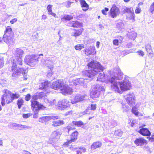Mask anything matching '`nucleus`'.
Segmentation results:
<instances>
[{
    "mask_svg": "<svg viewBox=\"0 0 154 154\" xmlns=\"http://www.w3.org/2000/svg\"><path fill=\"white\" fill-rule=\"evenodd\" d=\"M137 110H136L135 107H132V112L136 116H137L138 114V113L137 112Z\"/></svg>",
    "mask_w": 154,
    "mask_h": 154,
    "instance_id": "47",
    "label": "nucleus"
},
{
    "mask_svg": "<svg viewBox=\"0 0 154 154\" xmlns=\"http://www.w3.org/2000/svg\"><path fill=\"white\" fill-rule=\"evenodd\" d=\"M129 35L130 38L134 40L137 37V34L136 32H133L129 33Z\"/></svg>",
    "mask_w": 154,
    "mask_h": 154,
    "instance_id": "37",
    "label": "nucleus"
},
{
    "mask_svg": "<svg viewBox=\"0 0 154 154\" xmlns=\"http://www.w3.org/2000/svg\"><path fill=\"white\" fill-rule=\"evenodd\" d=\"M41 57V64L42 65H45L48 67L51 70L53 68L52 63L53 60L52 58H47L46 60H44Z\"/></svg>",
    "mask_w": 154,
    "mask_h": 154,
    "instance_id": "8",
    "label": "nucleus"
},
{
    "mask_svg": "<svg viewBox=\"0 0 154 154\" xmlns=\"http://www.w3.org/2000/svg\"><path fill=\"white\" fill-rule=\"evenodd\" d=\"M113 44L116 45H118L119 41L117 39H115L113 41Z\"/></svg>",
    "mask_w": 154,
    "mask_h": 154,
    "instance_id": "56",
    "label": "nucleus"
},
{
    "mask_svg": "<svg viewBox=\"0 0 154 154\" xmlns=\"http://www.w3.org/2000/svg\"><path fill=\"white\" fill-rule=\"evenodd\" d=\"M84 48V45L83 44H78L75 47V49L76 50H80L82 48Z\"/></svg>",
    "mask_w": 154,
    "mask_h": 154,
    "instance_id": "38",
    "label": "nucleus"
},
{
    "mask_svg": "<svg viewBox=\"0 0 154 154\" xmlns=\"http://www.w3.org/2000/svg\"><path fill=\"white\" fill-rule=\"evenodd\" d=\"M60 135L59 133L56 131L53 132L51 134V137L53 139H57L59 138Z\"/></svg>",
    "mask_w": 154,
    "mask_h": 154,
    "instance_id": "31",
    "label": "nucleus"
},
{
    "mask_svg": "<svg viewBox=\"0 0 154 154\" xmlns=\"http://www.w3.org/2000/svg\"><path fill=\"white\" fill-rule=\"evenodd\" d=\"M149 10L152 14H153L154 11V2L150 5Z\"/></svg>",
    "mask_w": 154,
    "mask_h": 154,
    "instance_id": "46",
    "label": "nucleus"
},
{
    "mask_svg": "<svg viewBox=\"0 0 154 154\" xmlns=\"http://www.w3.org/2000/svg\"><path fill=\"white\" fill-rule=\"evenodd\" d=\"M141 11V9L139 6L136 7L135 10V12L136 14H139L140 12Z\"/></svg>",
    "mask_w": 154,
    "mask_h": 154,
    "instance_id": "49",
    "label": "nucleus"
},
{
    "mask_svg": "<svg viewBox=\"0 0 154 154\" xmlns=\"http://www.w3.org/2000/svg\"><path fill=\"white\" fill-rule=\"evenodd\" d=\"M85 54L87 55L94 54L96 52L95 51V48L90 47L85 50Z\"/></svg>",
    "mask_w": 154,
    "mask_h": 154,
    "instance_id": "21",
    "label": "nucleus"
},
{
    "mask_svg": "<svg viewBox=\"0 0 154 154\" xmlns=\"http://www.w3.org/2000/svg\"><path fill=\"white\" fill-rule=\"evenodd\" d=\"M72 88L66 85H64L61 88V93L64 95L70 94L72 92Z\"/></svg>",
    "mask_w": 154,
    "mask_h": 154,
    "instance_id": "13",
    "label": "nucleus"
},
{
    "mask_svg": "<svg viewBox=\"0 0 154 154\" xmlns=\"http://www.w3.org/2000/svg\"><path fill=\"white\" fill-rule=\"evenodd\" d=\"M17 21V18H14L12 20H10V22L11 24H13L14 23L16 22Z\"/></svg>",
    "mask_w": 154,
    "mask_h": 154,
    "instance_id": "61",
    "label": "nucleus"
},
{
    "mask_svg": "<svg viewBox=\"0 0 154 154\" xmlns=\"http://www.w3.org/2000/svg\"><path fill=\"white\" fill-rule=\"evenodd\" d=\"M88 69L82 72V75L89 78H93L98 72L102 71L104 69L100 64L96 61L90 62L87 65Z\"/></svg>",
    "mask_w": 154,
    "mask_h": 154,
    "instance_id": "2",
    "label": "nucleus"
},
{
    "mask_svg": "<svg viewBox=\"0 0 154 154\" xmlns=\"http://www.w3.org/2000/svg\"><path fill=\"white\" fill-rule=\"evenodd\" d=\"M72 25L73 27H80L82 26V24L77 21H74Z\"/></svg>",
    "mask_w": 154,
    "mask_h": 154,
    "instance_id": "36",
    "label": "nucleus"
},
{
    "mask_svg": "<svg viewBox=\"0 0 154 154\" xmlns=\"http://www.w3.org/2000/svg\"><path fill=\"white\" fill-rule=\"evenodd\" d=\"M97 81L102 82L105 81V76L103 72H101L99 74L97 77Z\"/></svg>",
    "mask_w": 154,
    "mask_h": 154,
    "instance_id": "30",
    "label": "nucleus"
},
{
    "mask_svg": "<svg viewBox=\"0 0 154 154\" xmlns=\"http://www.w3.org/2000/svg\"><path fill=\"white\" fill-rule=\"evenodd\" d=\"M23 101L22 99H20L18 100L17 104L18 105L19 109H20L21 108V106L23 104Z\"/></svg>",
    "mask_w": 154,
    "mask_h": 154,
    "instance_id": "41",
    "label": "nucleus"
},
{
    "mask_svg": "<svg viewBox=\"0 0 154 154\" xmlns=\"http://www.w3.org/2000/svg\"><path fill=\"white\" fill-rule=\"evenodd\" d=\"M2 7V8L4 9L6 8V5L3 3H0V8Z\"/></svg>",
    "mask_w": 154,
    "mask_h": 154,
    "instance_id": "64",
    "label": "nucleus"
},
{
    "mask_svg": "<svg viewBox=\"0 0 154 154\" xmlns=\"http://www.w3.org/2000/svg\"><path fill=\"white\" fill-rule=\"evenodd\" d=\"M91 110H95L96 108V104H91Z\"/></svg>",
    "mask_w": 154,
    "mask_h": 154,
    "instance_id": "51",
    "label": "nucleus"
},
{
    "mask_svg": "<svg viewBox=\"0 0 154 154\" xmlns=\"http://www.w3.org/2000/svg\"><path fill=\"white\" fill-rule=\"evenodd\" d=\"M64 85L63 82V80H59L53 83L51 85V87L55 89L58 90L62 88Z\"/></svg>",
    "mask_w": 154,
    "mask_h": 154,
    "instance_id": "10",
    "label": "nucleus"
},
{
    "mask_svg": "<svg viewBox=\"0 0 154 154\" xmlns=\"http://www.w3.org/2000/svg\"><path fill=\"white\" fill-rule=\"evenodd\" d=\"M122 105V109L123 112H128L130 109V108L129 106L125 104L124 103H121Z\"/></svg>",
    "mask_w": 154,
    "mask_h": 154,
    "instance_id": "32",
    "label": "nucleus"
},
{
    "mask_svg": "<svg viewBox=\"0 0 154 154\" xmlns=\"http://www.w3.org/2000/svg\"><path fill=\"white\" fill-rule=\"evenodd\" d=\"M109 10V9L107 8H105L104 10H102V13L104 15H106L107 14V13Z\"/></svg>",
    "mask_w": 154,
    "mask_h": 154,
    "instance_id": "50",
    "label": "nucleus"
},
{
    "mask_svg": "<svg viewBox=\"0 0 154 154\" xmlns=\"http://www.w3.org/2000/svg\"><path fill=\"white\" fill-rule=\"evenodd\" d=\"M44 102L48 104V105H52L55 104L56 103V101L55 99L52 100L51 99H48L45 98L44 99Z\"/></svg>",
    "mask_w": 154,
    "mask_h": 154,
    "instance_id": "28",
    "label": "nucleus"
},
{
    "mask_svg": "<svg viewBox=\"0 0 154 154\" xmlns=\"http://www.w3.org/2000/svg\"><path fill=\"white\" fill-rule=\"evenodd\" d=\"M14 35V33L12 31V29L10 26H8L6 28L5 34L3 36Z\"/></svg>",
    "mask_w": 154,
    "mask_h": 154,
    "instance_id": "23",
    "label": "nucleus"
},
{
    "mask_svg": "<svg viewBox=\"0 0 154 154\" xmlns=\"http://www.w3.org/2000/svg\"><path fill=\"white\" fill-rule=\"evenodd\" d=\"M31 96L29 94H27L25 97V100L27 101H28L30 99Z\"/></svg>",
    "mask_w": 154,
    "mask_h": 154,
    "instance_id": "60",
    "label": "nucleus"
},
{
    "mask_svg": "<svg viewBox=\"0 0 154 154\" xmlns=\"http://www.w3.org/2000/svg\"><path fill=\"white\" fill-rule=\"evenodd\" d=\"M79 149L80 150L81 153L82 152H85L86 151V149L84 147H81L80 148H79Z\"/></svg>",
    "mask_w": 154,
    "mask_h": 154,
    "instance_id": "55",
    "label": "nucleus"
},
{
    "mask_svg": "<svg viewBox=\"0 0 154 154\" xmlns=\"http://www.w3.org/2000/svg\"><path fill=\"white\" fill-rule=\"evenodd\" d=\"M38 97V95L36 94V95H33L32 97V99L34 100H31H31H32L33 101H35V100L37 99Z\"/></svg>",
    "mask_w": 154,
    "mask_h": 154,
    "instance_id": "57",
    "label": "nucleus"
},
{
    "mask_svg": "<svg viewBox=\"0 0 154 154\" xmlns=\"http://www.w3.org/2000/svg\"><path fill=\"white\" fill-rule=\"evenodd\" d=\"M45 94L46 93L45 92H41L38 94V96L39 97L42 98L45 95Z\"/></svg>",
    "mask_w": 154,
    "mask_h": 154,
    "instance_id": "52",
    "label": "nucleus"
},
{
    "mask_svg": "<svg viewBox=\"0 0 154 154\" xmlns=\"http://www.w3.org/2000/svg\"><path fill=\"white\" fill-rule=\"evenodd\" d=\"M119 9L116 6H112L110 10L111 16L112 18L116 17L119 14Z\"/></svg>",
    "mask_w": 154,
    "mask_h": 154,
    "instance_id": "18",
    "label": "nucleus"
},
{
    "mask_svg": "<svg viewBox=\"0 0 154 154\" xmlns=\"http://www.w3.org/2000/svg\"><path fill=\"white\" fill-rule=\"evenodd\" d=\"M89 110V109H87L86 110L82 112V114L83 115H85V114H90V112H88V111Z\"/></svg>",
    "mask_w": 154,
    "mask_h": 154,
    "instance_id": "59",
    "label": "nucleus"
},
{
    "mask_svg": "<svg viewBox=\"0 0 154 154\" xmlns=\"http://www.w3.org/2000/svg\"><path fill=\"white\" fill-rule=\"evenodd\" d=\"M73 18V17L72 16L69 15H65L62 18V19H64L65 20H71Z\"/></svg>",
    "mask_w": 154,
    "mask_h": 154,
    "instance_id": "44",
    "label": "nucleus"
},
{
    "mask_svg": "<svg viewBox=\"0 0 154 154\" xmlns=\"http://www.w3.org/2000/svg\"><path fill=\"white\" fill-rule=\"evenodd\" d=\"M4 64V60L3 58H0V68L3 67Z\"/></svg>",
    "mask_w": 154,
    "mask_h": 154,
    "instance_id": "53",
    "label": "nucleus"
},
{
    "mask_svg": "<svg viewBox=\"0 0 154 154\" xmlns=\"http://www.w3.org/2000/svg\"><path fill=\"white\" fill-rule=\"evenodd\" d=\"M110 74V76L108 77L107 83L110 85L112 90L121 94L122 91L130 89L131 84L128 81L126 80L121 82L117 81V80L121 79L123 75V73L120 69H118L117 71L115 69L111 70Z\"/></svg>",
    "mask_w": 154,
    "mask_h": 154,
    "instance_id": "1",
    "label": "nucleus"
},
{
    "mask_svg": "<svg viewBox=\"0 0 154 154\" xmlns=\"http://www.w3.org/2000/svg\"><path fill=\"white\" fill-rule=\"evenodd\" d=\"M123 134L122 131L120 130H116L114 132V135L116 136L121 137Z\"/></svg>",
    "mask_w": 154,
    "mask_h": 154,
    "instance_id": "39",
    "label": "nucleus"
},
{
    "mask_svg": "<svg viewBox=\"0 0 154 154\" xmlns=\"http://www.w3.org/2000/svg\"><path fill=\"white\" fill-rule=\"evenodd\" d=\"M138 132L143 136H150L151 134L149 130L146 128H143L140 129Z\"/></svg>",
    "mask_w": 154,
    "mask_h": 154,
    "instance_id": "19",
    "label": "nucleus"
},
{
    "mask_svg": "<svg viewBox=\"0 0 154 154\" xmlns=\"http://www.w3.org/2000/svg\"><path fill=\"white\" fill-rule=\"evenodd\" d=\"M78 135V133L77 131H75L73 132L71 136V139L70 140H68L64 144L65 145L67 146L70 143L72 142H73L75 141L77 138Z\"/></svg>",
    "mask_w": 154,
    "mask_h": 154,
    "instance_id": "14",
    "label": "nucleus"
},
{
    "mask_svg": "<svg viewBox=\"0 0 154 154\" xmlns=\"http://www.w3.org/2000/svg\"><path fill=\"white\" fill-rule=\"evenodd\" d=\"M20 68L23 69L24 70V71H23V72H19L18 73H17L16 74L14 73V76L13 75V74H12V76H15V75H17L19 73H23L24 74V76H23L24 80H26L27 79V78L26 77V75H25V74L26 73V70L25 69H24L23 68Z\"/></svg>",
    "mask_w": 154,
    "mask_h": 154,
    "instance_id": "43",
    "label": "nucleus"
},
{
    "mask_svg": "<svg viewBox=\"0 0 154 154\" xmlns=\"http://www.w3.org/2000/svg\"><path fill=\"white\" fill-rule=\"evenodd\" d=\"M85 96L79 94H77L74 98V101H72L71 103L72 104L75 103L82 101L84 99Z\"/></svg>",
    "mask_w": 154,
    "mask_h": 154,
    "instance_id": "22",
    "label": "nucleus"
},
{
    "mask_svg": "<svg viewBox=\"0 0 154 154\" xmlns=\"http://www.w3.org/2000/svg\"><path fill=\"white\" fill-rule=\"evenodd\" d=\"M127 12L128 14L127 15V18L128 20H133V21H134V14L131 8H128L127 9Z\"/></svg>",
    "mask_w": 154,
    "mask_h": 154,
    "instance_id": "17",
    "label": "nucleus"
},
{
    "mask_svg": "<svg viewBox=\"0 0 154 154\" xmlns=\"http://www.w3.org/2000/svg\"><path fill=\"white\" fill-rule=\"evenodd\" d=\"M111 125L113 127H115L117 125V122L115 120L112 121L111 122Z\"/></svg>",
    "mask_w": 154,
    "mask_h": 154,
    "instance_id": "48",
    "label": "nucleus"
},
{
    "mask_svg": "<svg viewBox=\"0 0 154 154\" xmlns=\"http://www.w3.org/2000/svg\"><path fill=\"white\" fill-rule=\"evenodd\" d=\"M124 26V24L122 22L118 23L117 25V27L120 29L123 28Z\"/></svg>",
    "mask_w": 154,
    "mask_h": 154,
    "instance_id": "45",
    "label": "nucleus"
},
{
    "mask_svg": "<svg viewBox=\"0 0 154 154\" xmlns=\"http://www.w3.org/2000/svg\"><path fill=\"white\" fill-rule=\"evenodd\" d=\"M137 52L138 53V54L143 56L144 55V52L141 51H138Z\"/></svg>",
    "mask_w": 154,
    "mask_h": 154,
    "instance_id": "63",
    "label": "nucleus"
},
{
    "mask_svg": "<svg viewBox=\"0 0 154 154\" xmlns=\"http://www.w3.org/2000/svg\"><path fill=\"white\" fill-rule=\"evenodd\" d=\"M19 97V95L18 94H12L11 96V99L12 100V102L14 99L18 98Z\"/></svg>",
    "mask_w": 154,
    "mask_h": 154,
    "instance_id": "40",
    "label": "nucleus"
},
{
    "mask_svg": "<svg viewBox=\"0 0 154 154\" xmlns=\"http://www.w3.org/2000/svg\"><path fill=\"white\" fill-rule=\"evenodd\" d=\"M22 127L23 129H29L31 128V127L29 126H27L25 125H23V126H22Z\"/></svg>",
    "mask_w": 154,
    "mask_h": 154,
    "instance_id": "62",
    "label": "nucleus"
},
{
    "mask_svg": "<svg viewBox=\"0 0 154 154\" xmlns=\"http://www.w3.org/2000/svg\"><path fill=\"white\" fill-rule=\"evenodd\" d=\"M11 102L12 100L11 99L10 96L5 94L2 96L1 104L2 106L5 105V102L7 103H9Z\"/></svg>",
    "mask_w": 154,
    "mask_h": 154,
    "instance_id": "15",
    "label": "nucleus"
},
{
    "mask_svg": "<svg viewBox=\"0 0 154 154\" xmlns=\"http://www.w3.org/2000/svg\"><path fill=\"white\" fill-rule=\"evenodd\" d=\"M72 123L73 125H76L78 127H81L82 125H84L85 124H84L82 121H73Z\"/></svg>",
    "mask_w": 154,
    "mask_h": 154,
    "instance_id": "34",
    "label": "nucleus"
},
{
    "mask_svg": "<svg viewBox=\"0 0 154 154\" xmlns=\"http://www.w3.org/2000/svg\"><path fill=\"white\" fill-rule=\"evenodd\" d=\"M70 103L67 100L64 99L60 100L58 102V104L63 108H66L69 106Z\"/></svg>",
    "mask_w": 154,
    "mask_h": 154,
    "instance_id": "16",
    "label": "nucleus"
},
{
    "mask_svg": "<svg viewBox=\"0 0 154 154\" xmlns=\"http://www.w3.org/2000/svg\"><path fill=\"white\" fill-rule=\"evenodd\" d=\"M49 82L48 81H44L41 83L39 85V89H46L48 86Z\"/></svg>",
    "mask_w": 154,
    "mask_h": 154,
    "instance_id": "26",
    "label": "nucleus"
},
{
    "mask_svg": "<svg viewBox=\"0 0 154 154\" xmlns=\"http://www.w3.org/2000/svg\"><path fill=\"white\" fill-rule=\"evenodd\" d=\"M146 49L148 53L149 54H152V50L151 49V47L150 45L147 44L146 45Z\"/></svg>",
    "mask_w": 154,
    "mask_h": 154,
    "instance_id": "35",
    "label": "nucleus"
},
{
    "mask_svg": "<svg viewBox=\"0 0 154 154\" xmlns=\"http://www.w3.org/2000/svg\"><path fill=\"white\" fill-rule=\"evenodd\" d=\"M94 90L91 93V97L93 98L98 97L101 91H103L104 89L103 86L100 85H97L94 87Z\"/></svg>",
    "mask_w": 154,
    "mask_h": 154,
    "instance_id": "6",
    "label": "nucleus"
},
{
    "mask_svg": "<svg viewBox=\"0 0 154 154\" xmlns=\"http://www.w3.org/2000/svg\"><path fill=\"white\" fill-rule=\"evenodd\" d=\"M72 3H73L72 2H69V1L67 2H66L65 3V5H66V7L69 8L70 7L71 4Z\"/></svg>",
    "mask_w": 154,
    "mask_h": 154,
    "instance_id": "54",
    "label": "nucleus"
},
{
    "mask_svg": "<svg viewBox=\"0 0 154 154\" xmlns=\"http://www.w3.org/2000/svg\"><path fill=\"white\" fill-rule=\"evenodd\" d=\"M75 129L74 126L72 125H69L66 127V128L65 129L66 131H67L69 132L71 130Z\"/></svg>",
    "mask_w": 154,
    "mask_h": 154,
    "instance_id": "42",
    "label": "nucleus"
},
{
    "mask_svg": "<svg viewBox=\"0 0 154 154\" xmlns=\"http://www.w3.org/2000/svg\"><path fill=\"white\" fill-rule=\"evenodd\" d=\"M43 56L42 54H40L38 55H32L26 56L25 58V62L28 65L33 66L37 63V62L41 59V56Z\"/></svg>",
    "mask_w": 154,
    "mask_h": 154,
    "instance_id": "4",
    "label": "nucleus"
},
{
    "mask_svg": "<svg viewBox=\"0 0 154 154\" xmlns=\"http://www.w3.org/2000/svg\"><path fill=\"white\" fill-rule=\"evenodd\" d=\"M4 41L8 45H12L15 44V39L13 35L3 36Z\"/></svg>",
    "mask_w": 154,
    "mask_h": 154,
    "instance_id": "9",
    "label": "nucleus"
},
{
    "mask_svg": "<svg viewBox=\"0 0 154 154\" xmlns=\"http://www.w3.org/2000/svg\"><path fill=\"white\" fill-rule=\"evenodd\" d=\"M74 150H76L77 154H81V152L79 148H74Z\"/></svg>",
    "mask_w": 154,
    "mask_h": 154,
    "instance_id": "58",
    "label": "nucleus"
},
{
    "mask_svg": "<svg viewBox=\"0 0 154 154\" xmlns=\"http://www.w3.org/2000/svg\"><path fill=\"white\" fill-rule=\"evenodd\" d=\"M69 81L70 83V84H69V86H73L74 85L83 84L84 82V79L83 78H80L75 80L72 79V78H71L69 79Z\"/></svg>",
    "mask_w": 154,
    "mask_h": 154,
    "instance_id": "11",
    "label": "nucleus"
},
{
    "mask_svg": "<svg viewBox=\"0 0 154 154\" xmlns=\"http://www.w3.org/2000/svg\"><path fill=\"white\" fill-rule=\"evenodd\" d=\"M24 51L19 48H17L15 51L14 54L16 59L13 60L11 67V70L13 72V76L14 73L16 74L20 72H23V69H21L19 66H18V65L21 66L22 64V57Z\"/></svg>",
    "mask_w": 154,
    "mask_h": 154,
    "instance_id": "3",
    "label": "nucleus"
},
{
    "mask_svg": "<svg viewBox=\"0 0 154 154\" xmlns=\"http://www.w3.org/2000/svg\"><path fill=\"white\" fill-rule=\"evenodd\" d=\"M146 140L142 138H137L134 141L135 143L137 146H141L146 143Z\"/></svg>",
    "mask_w": 154,
    "mask_h": 154,
    "instance_id": "20",
    "label": "nucleus"
},
{
    "mask_svg": "<svg viewBox=\"0 0 154 154\" xmlns=\"http://www.w3.org/2000/svg\"><path fill=\"white\" fill-rule=\"evenodd\" d=\"M60 117L58 116H49L45 117H42L39 118L38 121L41 123H43L44 122H48L51 119H53V120H55L57 119H60Z\"/></svg>",
    "mask_w": 154,
    "mask_h": 154,
    "instance_id": "12",
    "label": "nucleus"
},
{
    "mask_svg": "<svg viewBox=\"0 0 154 154\" xmlns=\"http://www.w3.org/2000/svg\"><path fill=\"white\" fill-rule=\"evenodd\" d=\"M128 103L130 106H133L135 104V99L134 94L132 93H129L125 96Z\"/></svg>",
    "mask_w": 154,
    "mask_h": 154,
    "instance_id": "7",
    "label": "nucleus"
},
{
    "mask_svg": "<svg viewBox=\"0 0 154 154\" xmlns=\"http://www.w3.org/2000/svg\"><path fill=\"white\" fill-rule=\"evenodd\" d=\"M82 29H80L77 30H75V32L72 33V35L75 37L79 36L81 34L83 31Z\"/></svg>",
    "mask_w": 154,
    "mask_h": 154,
    "instance_id": "29",
    "label": "nucleus"
},
{
    "mask_svg": "<svg viewBox=\"0 0 154 154\" xmlns=\"http://www.w3.org/2000/svg\"><path fill=\"white\" fill-rule=\"evenodd\" d=\"M53 6L52 5H49L47 7V10H48V13L49 15H51L54 17H57L56 14L52 12V8Z\"/></svg>",
    "mask_w": 154,
    "mask_h": 154,
    "instance_id": "24",
    "label": "nucleus"
},
{
    "mask_svg": "<svg viewBox=\"0 0 154 154\" xmlns=\"http://www.w3.org/2000/svg\"><path fill=\"white\" fill-rule=\"evenodd\" d=\"M102 145L101 143L99 141L94 142L91 146V148L92 149H95L97 148L100 147Z\"/></svg>",
    "mask_w": 154,
    "mask_h": 154,
    "instance_id": "25",
    "label": "nucleus"
},
{
    "mask_svg": "<svg viewBox=\"0 0 154 154\" xmlns=\"http://www.w3.org/2000/svg\"><path fill=\"white\" fill-rule=\"evenodd\" d=\"M31 102L32 107L33 108V110L35 111L33 117L34 118H37L38 117V111L40 110L44 109L46 107L36 101L31 100Z\"/></svg>",
    "mask_w": 154,
    "mask_h": 154,
    "instance_id": "5",
    "label": "nucleus"
},
{
    "mask_svg": "<svg viewBox=\"0 0 154 154\" xmlns=\"http://www.w3.org/2000/svg\"><path fill=\"white\" fill-rule=\"evenodd\" d=\"M80 3L82 7L83 8V10L85 11H87L88 8V5L86 2L83 0H81Z\"/></svg>",
    "mask_w": 154,
    "mask_h": 154,
    "instance_id": "27",
    "label": "nucleus"
},
{
    "mask_svg": "<svg viewBox=\"0 0 154 154\" xmlns=\"http://www.w3.org/2000/svg\"><path fill=\"white\" fill-rule=\"evenodd\" d=\"M64 124L63 121V120H57L53 122L52 125L54 126H57L61 125Z\"/></svg>",
    "mask_w": 154,
    "mask_h": 154,
    "instance_id": "33",
    "label": "nucleus"
}]
</instances>
